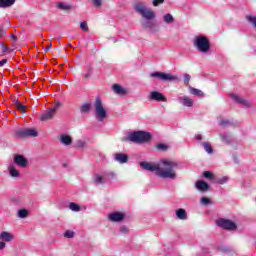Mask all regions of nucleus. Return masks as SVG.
<instances>
[{"instance_id": "nucleus-15", "label": "nucleus", "mask_w": 256, "mask_h": 256, "mask_svg": "<svg viewBox=\"0 0 256 256\" xmlns=\"http://www.w3.org/2000/svg\"><path fill=\"white\" fill-rule=\"evenodd\" d=\"M115 161H117L118 163H127V161H129V156L123 153H116Z\"/></svg>"}, {"instance_id": "nucleus-2", "label": "nucleus", "mask_w": 256, "mask_h": 256, "mask_svg": "<svg viewBox=\"0 0 256 256\" xmlns=\"http://www.w3.org/2000/svg\"><path fill=\"white\" fill-rule=\"evenodd\" d=\"M128 141H132V143H148L151 141V133L145 131H135L131 132L128 135Z\"/></svg>"}, {"instance_id": "nucleus-48", "label": "nucleus", "mask_w": 256, "mask_h": 256, "mask_svg": "<svg viewBox=\"0 0 256 256\" xmlns=\"http://www.w3.org/2000/svg\"><path fill=\"white\" fill-rule=\"evenodd\" d=\"M222 141H224L225 143H230L229 138H227V136H222Z\"/></svg>"}, {"instance_id": "nucleus-45", "label": "nucleus", "mask_w": 256, "mask_h": 256, "mask_svg": "<svg viewBox=\"0 0 256 256\" xmlns=\"http://www.w3.org/2000/svg\"><path fill=\"white\" fill-rule=\"evenodd\" d=\"M59 107H61V103L56 102V104L54 105V107L52 109H54V112L57 113V110L59 109Z\"/></svg>"}, {"instance_id": "nucleus-27", "label": "nucleus", "mask_w": 256, "mask_h": 256, "mask_svg": "<svg viewBox=\"0 0 256 256\" xmlns=\"http://www.w3.org/2000/svg\"><path fill=\"white\" fill-rule=\"evenodd\" d=\"M69 209H71V211H81V206H79L77 203L75 202H71L69 204Z\"/></svg>"}, {"instance_id": "nucleus-30", "label": "nucleus", "mask_w": 256, "mask_h": 256, "mask_svg": "<svg viewBox=\"0 0 256 256\" xmlns=\"http://www.w3.org/2000/svg\"><path fill=\"white\" fill-rule=\"evenodd\" d=\"M163 19L166 23H173L175 21V18L171 14L164 15Z\"/></svg>"}, {"instance_id": "nucleus-36", "label": "nucleus", "mask_w": 256, "mask_h": 256, "mask_svg": "<svg viewBox=\"0 0 256 256\" xmlns=\"http://www.w3.org/2000/svg\"><path fill=\"white\" fill-rule=\"evenodd\" d=\"M229 181V177L224 176L220 179L217 180V183H219V185H225V183H227Z\"/></svg>"}, {"instance_id": "nucleus-32", "label": "nucleus", "mask_w": 256, "mask_h": 256, "mask_svg": "<svg viewBox=\"0 0 256 256\" xmlns=\"http://www.w3.org/2000/svg\"><path fill=\"white\" fill-rule=\"evenodd\" d=\"M203 147L207 153H213V147L208 142H204Z\"/></svg>"}, {"instance_id": "nucleus-20", "label": "nucleus", "mask_w": 256, "mask_h": 256, "mask_svg": "<svg viewBox=\"0 0 256 256\" xmlns=\"http://www.w3.org/2000/svg\"><path fill=\"white\" fill-rule=\"evenodd\" d=\"M60 143L66 146L71 145V143H73V138H71L69 135H62L60 136Z\"/></svg>"}, {"instance_id": "nucleus-9", "label": "nucleus", "mask_w": 256, "mask_h": 256, "mask_svg": "<svg viewBox=\"0 0 256 256\" xmlns=\"http://www.w3.org/2000/svg\"><path fill=\"white\" fill-rule=\"evenodd\" d=\"M148 101H157L158 103H165L167 102V97L163 95L161 92L152 91L148 95Z\"/></svg>"}, {"instance_id": "nucleus-38", "label": "nucleus", "mask_w": 256, "mask_h": 256, "mask_svg": "<svg viewBox=\"0 0 256 256\" xmlns=\"http://www.w3.org/2000/svg\"><path fill=\"white\" fill-rule=\"evenodd\" d=\"M165 3V0H153L152 5L154 7H159V5H163Z\"/></svg>"}, {"instance_id": "nucleus-37", "label": "nucleus", "mask_w": 256, "mask_h": 256, "mask_svg": "<svg viewBox=\"0 0 256 256\" xmlns=\"http://www.w3.org/2000/svg\"><path fill=\"white\" fill-rule=\"evenodd\" d=\"M200 203L202 205H209V203H211V199L207 198V197H202L200 200Z\"/></svg>"}, {"instance_id": "nucleus-50", "label": "nucleus", "mask_w": 256, "mask_h": 256, "mask_svg": "<svg viewBox=\"0 0 256 256\" xmlns=\"http://www.w3.org/2000/svg\"><path fill=\"white\" fill-rule=\"evenodd\" d=\"M6 243L5 242H0V251L3 250L4 247H6Z\"/></svg>"}, {"instance_id": "nucleus-7", "label": "nucleus", "mask_w": 256, "mask_h": 256, "mask_svg": "<svg viewBox=\"0 0 256 256\" xmlns=\"http://www.w3.org/2000/svg\"><path fill=\"white\" fill-rule=\"evenodd\" d=\"M134 9L137 13H140V15L148 21L155 19V12H153V10L151 9H147L141 5H136Z\"/></svg>"}, {"instance_id": "nucleus-31", "label": "nucleus", "mask_w": 256, "mask_h": 256, "mask_svg": "<svg viewBox=\"0 0 256 256\" xmlns=\"http://www.w3.org/2000/svg\"><path fill=\"white\" fill-rule=\"evenodd\" d=\"M156 149L157 151L165 152L169 149V146H167V144H158L156 145Z\"/></svg>"}, {"instance_id": "nucleus-3", "label": "nucleus", "mask_w": 256, "mask_h": 256, "mask_svg": "<svg viewBox=\"0 0 256 256\" xmlns=\"http://www.w3.org/2000/svg\"><path fill=\"white\" fill-rule=\"evenodd\" d=\"M194 47H196L200 53H208L209 49H211L209 38L205 36H196L194 39Z\"/></svg>"}, {"instance_id": "nucleus-10", "label": "nucleus", "mask_w": 256, "mask_h": 256, "mask_svg": "<svg viewBox=\"0 0 256 256\" xmlns=\"http://www.w3.org/2000/svg\"><path fill=\"white\" fill-rule=\"evenodd\" d=\"M109 221H112L113 223H119L125 219V214L120 212H114L109 214L108 216Z\"/></svg>"}, {"instance_id": "nucleus-18", "label": "nucleus", "mask_w": 256, "mask_h": 256, "mask_svg": "<svg viewBox=\"0 0 256 256\" xmlns=\"http://www.w3.org/2000/svg\"><path fill=\"white\" fill-rule=\"evenodd\" d=\"M16 0H0V9H7V7H12L15 5Z\"/></svg>"}, {"instance_id": "nucleus-25", "label": "nucleus", "mask_w": 256, "mask_h": 256, "mask_svg": "<svg viewBox=\"0 0 256 256\" xmlns=\"http://www.w3.org/2000/svg\"><path fill=\"white\" fill-rule=\"evenodd\" d=\"M202 177H204L205 179H210V180L215 179V175L211 171H204L202 173Z\"/></svg>"}, {"instance_id": "nucleus-42", "label": "nucleus", "mask_w": 256, "mask_h": 256, "mask_svg": "<svg viewBox=\"0 0 256 256\" xmlns=\"http://www.w3.org/2000/svg\"><path fill=\"white\" fill-rule=\"evenodd\" d=\"M94 7H101L103 5V0H92Z\"/></svg>"}, {"instance_id": "nucleus-16", "label": "nucleus", "mask_w": 256, "mask_h": 256, "mask_svg": "<svg viewBox=\"0 0 256 256\" xmlns=\"http://www.w3.org/2000/svg\"><path fill=\"white\" fill-rule=\"evenodd\" d=\"M176 217L181 221L187 220V211L183 208L176 210Z\"/></svg>"}, {"instance_id": "nucleus-21", "label": "nucleus", "mask_w": 256, "mask_h": 256, "mask_svg": "<svg viewBox=\"0 0 256 256\" xmlns=\"http://www.w3.org/2000/svg\"><path fill=\"white\" fill-rule=\"evenodd\" d=\"M56 7L57 9H60V11H65V12L71 11V5L65 4L64 2H58L56 4Z\"/></svg>"}, {"instance_id": "nucleus-47", "label": "nucleus", "mask_w": 256, "mask_h": 256, "mask_svg": "<svg viewBox=\"0 0 256 256\" xmlns=\"http://www.w3.org/2000/svg\"><path fill=\"white\" fill-rule=\"evenodd\" d=\"M121 233H129V229L126 226H122L120 229Z\"/></svg>"}, {"instance_id": "nucleus-49", "label": "nucleus", "mask_w": 256, "mask_h": 256, "mask_svg": "<svg viewBox=\"0 0 256 256\" xmlns=\"http://www.w3.org/2000/svg\"><path fill=\"white\" fill-rule=\"evenodd\" d=\"M7 63V59H3L0 61V67H3Z\"/></svg>"}, {"instance_id": "nucleus-1", "label": "nucleus", "mask_w": 256, "mask_h": 256, "mask_svg": "<svg viewBox=\"0 0 256 256\" xmlns=\"http://www.w3.org/2000/svg\"><path fill=\"white\" fill-rule=\"evenodd\" d=\"M140 167L145 171L155 172L161 179H177L176 169H179V163L177 161L163 159L156 165L149 162H141Z\"/></svg>"}, {"instance_id": "nucleus-40", "label": "nucleus", "mask_w": 256, "mask_h": 256, "mask_svg": "<svg viewBox=\"0 0 256 256\" xmlns=\"http://www.w3.org/2000/svg\"><path fill=\"white\" fill-rule=\"evenodd\" d=\"M85 141H83V140H78L77 142H76V147L78 148V149H83V147H85Z\"/></svg>"}, {"instance_id": "nucleus-43", "label": "nucleus", "mask_w": 256, "mask_h": 256, "mask_svg": "<svg viewBox=\"0 0 256 256\" xmlns=\"http://www.w3.org/2000/svg\"><path fill=\"white\" fill-rule=\"evenodd\" d=\"M230 124L231 122L229 120H221L219 123L221 127H227V125H230Z\"/></svg>"}, {"instance_id": "nucleus-17", "label": "nucleus", "mask_w": 256, "mask_h": 256, "mask_svg": "<svg viewBox=\"0 0 256 256\" xmlns=\"http://www.w3.org/2000/svg\"><path fill=\"white\" fill-rule=\"evenodd\" d=\"M112 89H113L114 93H116L117 95H125V93H127V90H125V88H123L119 84H114L112 86Z\"/></svg>"}, {"instance_id": "nucleus-35", "label": "nucleus", "mask_w": 256, "mask_h": 256, "mask_svg": "<svg viewBox=\"0 0 256 256\" xmlns=\"http://www.w3.org/2000/svg\"><path fill=\"white\" fill-rule=\"evenodd\" d=\"M15 108L18 111H22V113H27V107L23 104H18L17 106H15Z\"/></svg>"}, {"instance_id": "nucleus-13", "label": "nucleus", "mask_w": 256, "mask_h": 256, "mask_svg": "<svg viewBox=\"0 0 256 256\" xmlns=\"http://www.w3.org/2000/svg\"><path fill=\"white\" fill-rule=\"evenodd\" d=\"M55 109H50L47 112H45L44 114H42L40 116V121H49L50 119H52L53 117H55Z\"/></svg>"}, {"instance_id": "nucleus-41", "label": "nucleus", "mask_w": 256, "mask_h": 256, "mask_svg": "<svg viewBox=\"0 0 256 256\" xmlns=\"http://www.w3.org/2000/svg\"><path fill=\"white\" fill-rule=\"evenodd\" d=\"M2 53H11L13 50L9 49L5 44L1 45Z\"/></svg>"}, {"instance_id": "nucleus-29", "label": "nucleus", "mask_w": 256, "mask_h": 256, "mask_svg": "<svg viewBox=\"0 0 256 256\" xmlns=\"http://www.w3.org/2000/svg\"><path fill=\"white\" fill-rule=\"evenodd\" d=\"M9 173L12 177H19V172L17 169H15V167L10 166L9 167Z\"/></svg>"}, {"instance_id": "nucleus-12", "label": "nucleus", "mask_w": 256, "mask_h": 256, "mask_svg": "<svg viewBox=\"0 0 256 256\" xmlns=\"http://www.w3.org/2000/svg\"><path fill=\"white\" fill-rule=\"evenodd\" d=\"M195 187L196 189H198V191H202V192L209 191V184L203 180H198L195 183Z\"/></svg>"}, {"instance_id": "nucleus-33", "label": "nucleus", "mask_w": 256, "mask_h": 256, "mask_svg": "<svg viewBox=\"0 0 256 256\" xmlns=\"http://www.w3.org/2000/svg\"><path fill=\"white\" fill-rule=\"evenodd\" d=\"M64 237L66 239H73V237H75V232H73L72 230H67L65 233H64Z\"/></svg>"}, {"instance_id": "nucleus-52", "label": "nucleus", "mask_w": 256, "mask_h": 256, "mask_svg": "<svg viewBox=\"0 0 256 256\" xmlns=\"http://www.w3.org/2000/svg\"><path fill=\"white\" fill-rule=\"evenodd\" d=\"M17 105H21V102H19V100H14V107H17Z\"/></svg>"}, {"instance_id": "nucleus-8", "label": "nucleus", "mask_w": 256, "mask_h": 256, "mask_svg": "<svg viewBox=\"0 0 256 256\" xmlns=\"http://www.w3.org/2000/svg\"><path fill=\"white\" fill-rule=\"evenodd\" d=\"M150 77H156L157 79H160V81H177V76H173L172 74H167L164 72L151 73Z\"/></svg>"}, {"instance_id": "nucleus-19", "label": "nucleus", "mask_w": 256, "mask_h": 256, "mask_svg": "<svg viewBox=\"0 0 256 256\" xmlns=\"http://www.w3.org/2000/svg\"><path fill=\"white\" fill-rule=\"evenodd\" d=\"M231 97L233 101H235L236 103H240L241 105H245L246 107H249V102L239 97L237 94H231Z\"/></svg>"}, {"instance_id": "nucleus-4", "label": "nucleus", "mask_w": 256, "mask_h": 256, "mask_svg": "<svg viewBox=\"0 0 256 256\" xmlns=\"http://www.w3.org/2000/svg\"><path fill=\"white\" fill-rule=\"evenodd\" d=\"M14 135L18 139H25L27 137H39V132L35 128H23L16 130Z\"/></svg>"}, {"instance_id": "nucleus-26", "label": "nucleus", "mask_w": 256, "mask_h": 256, "mask_svg": "<svg viewBox=\"0 0 256 256\" xmlns=\"http://www.w3.org/2000/svg\"><path fill=\"white\" fill-rule=\"evenodd\" d=\"M27 215H29V211H27V209H20L18 211V217L20 219H25V217H27Z\"/></svg>"}, {"instance_id": "nucleus-14", "label": "nucleus", "mask_w": 256, "mask_h": 256, "mask_svg": "<svg viewBox=\"0 0 256 256\" xmlns=\"http://www.w3.org/2000/svg\"><path fill=\"white\" fill-rule=\"evenodd\" d=\"M15 237L13 236V234L7 232V231H3L0 234V240L1 241H5L6 243H9V241H13Z\"/></svg>"}, {"instance_id": "nucleus-34", "label": "nucleus", "mask_w": 256, "mask_h": 256, "mask_svg": "<svg viewBox=\"0 0 256 256\" xmlns=\"http://www.w3.org/2000/svg\"><path fill=\"white\" fill-rule=\"evenodd\" d=\"M80 29H81V31H84L85 33H87V31H89V25L87 24L86 21L80 23Z\"/></svg>"}, {"instance_id": "nucleus-46", "label": "nucleus", "mask_w": 256, "mask_h": 256, "mask_svg": "<svg viewBox=\"0 0 256 256\" xmlns=\"http://www.w3.org/2000/svg\"><path fill=\"white\" fill-rule=\"evenodd\" d=\"M51 47H53V44H52V43H49V44L47 45V47L45 48L44 52H45V53H49V51H51Z\"/></svg>"}, {"instance_id": "nucleus-51", "label": "nucleus", "mask_w": 256, "mask_h": 256, "mask_svg": "<svg viewBox=\"0 0 256 256\" xmlns=\"http://www.w3.org/2000/svg\"><path fill=\"white\" fill-rule=\"evenodd\" d=\"M4 35H6L5 30L0 29V39H1V37H3Z\"/></svg>"}, {"instance_id": "nucleus-28", "label": "nucleus", "mask_w": 256, "mask_h": 256, "mask_svg": "<svg viewBox=\"0 0 256 256\" xmlns=\"http://www.w3.org/2000/svg\"><path fill=\"white\" fill-rule=\"evenodd\" d=\"M191 95H197L198 97H201L203 95V91L197 89V88H190Z\"/></svg>"}, {"instance_id": "nucleus-11", "label": "nucleus", "mask_w": 256, "mask_h": 256, "mask_svg": "<svg viewBox=\"0 0 256 256\" xmlns=\"http://www.w3.org/2000/svg\"><path fill=\"white\" fill-rule=\"evenodd\" d=\"M14 163H16V165H18L19 167H26L28 164V161L26 158H24L23 155H16L14 157Z\"/></svg>"}, {"instance_id": "nucleus-54", "label": "nucleus", "mask_w": 256, "mask_h": 256, "mask_svg": "<svg viewBox=\"0 0 256 256\" xmlns=\"http://www.w3.org/2000/svg\"><path fill=\"white\" fill-rule=\"evenodd\" d=\"M11 39H13V41H17V36L11 35Z\"/></svg>"}, {"instance_id": "nucleus-55", "label": "nucleus", "mask_w": 256, "mask_h": 256, "mask_svg": "<svg viewBox=\"0 0 256 256\" xmlns=\"http://www.w3.org/2000/svg\"><path fill=\"white\" fill-rule=\"evenodd\" d=\"M85 77H86V78L89 77V74H86Z\"/></svg>"}, {"instance_id": "nucleus-44", "label": "nucleus", "mask_w": 256, "mask_h": 256, "mask_svg": "<svg viewBox=\"0 0 256 256\" xmlns=\"http://www.w3.org/2000/svg\"><path fill=\"white\" fill-rule=\"evenodd\" d=\"M189 81H191V75L185 74V75H184V83H185L186 85H189Z\"/></svg>"}, {"instance_id": "nucleus-5", "label": "nucleus", "mask_w": 256, "mask_h": 256, "mask_svg": "<svg viewBox=\"0 0 256 256\" xmlns=\"http://www.w3.org/2000/svg\"><path fill=\"white\" fill-rule=\"evenodd\" d=\"M94 107L95 115L98 121H104V119H107V110H105V107H103V102L101 101V98L96 99Z\"/></svg>"}, {"instance_id": "nucleus-24", "label": "nucleus", "mask_w": 256, "mask_h": 256, "mask_svg": "<svg viewBox=\"0 0 256 256\" xmlns=\"http://www.w3.org/2000/svg\"><path fill=\"white\" fill-rule=\"evenodd\" d=\"M81 113H89L91 111V103L86 102L80 106Z\"/></svg>"}, {"instance_id": "nucleus-53", "label": "nucleus", "mask_w": 256, "mask_h": 256, "mask_svg": "<svg viewBox=\"0 0 256 256\" xmlns=\"http://www.w3.org/2000/svg\"><path fill=\"white\" fill-rule=\"evenodd\" d=\"M196 139H197V141H201V140L203 139V136H201V134H198V135L196 136Z\"/></svg>"}, {"instance_id": "nucleus-39", "label": "nucleus", "mask_w": 256, "mask_h": 256, "mask_svg": "<svg viewBox=\"0 0 256 256\" xmlns=\"http://www.w3.org/2000/svg\"><path fill=\"white\" fill-rule=\"evenodd\" d=\"M144 29H148V27L151 29L152 32L155 31V27H153V24L151 22H147L143 24Z\"/></svg>"}, {"instance_id": "nucleus-6", "label": "nucleus", "mask_w": 256, "mask_h": 256, "mask_svg": "<svg viewBox=\"0 0 256 256\" xmlns=\"http://www.w3.org/2000/svg\"><path fill=\"white\" fill-rule=\"evenodd\" d=\"M216 225L225 231H237V224L229 219L220 218L216 220Z\"/></svg>"}, {"instance_id": "nucleus-23", "label": "nucleus", "mask_w": 256, "mask_h": 256, "mask_svg": "<svg viewBox=\"0 0 256 256\" xmlns=\"http://www.w3.org/2000/svg\"><path fill=\"white\" fill-rule=\"evenodd\" d=\"M193 99L187 97V96H184L182 98V105H184L185 107H193Z\"/></svg>"}, {"instance_id": "nucleus-22", "label": "nucleus", "mask_w": 256, "mask_h": 256, "mask_svg": "<svg viewBox=\"0 0 256 256\" xmlns=\"http://www.w3.org/2000/svg\"><path fill=\"white\" fill-rule=\"evenodd\" d=\"M93 182L96 185H103V183H105V178L99 174H95L93 178Z\"/></svg>"}]
</instances>
